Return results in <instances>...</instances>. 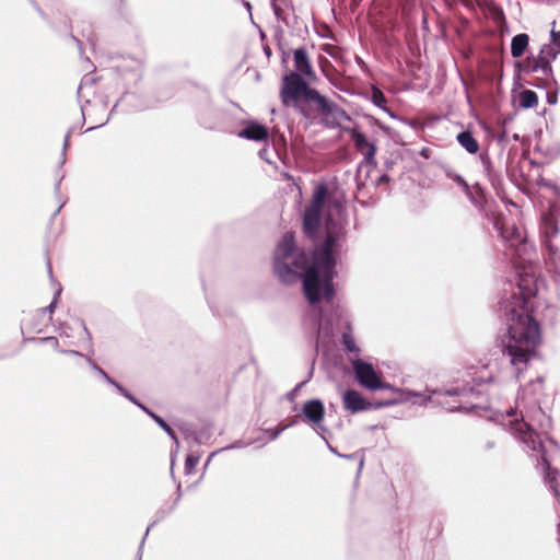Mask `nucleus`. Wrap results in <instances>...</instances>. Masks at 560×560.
<instances>
[{
  "mask_svg": "<svg viewBox=\"0 0 560 560\" xmlns=\"http://www.w3.org/2000/svg\"><path fill=\"white\" fill-rule=\"evenodd\" d=\"M345 200L337 191L328 190L326 184H318L313 192L310 205L303 214V231L315 241L318 237L324 208L327 209L324 243L314 249L312 264L307 265V256L298 250L294 234L287 232L277 245L273 269L279 279L291 283L300 275L303 280V292L310 304H317L322 298L330 301L335 294L332 279L336 275L335 252L345 236L343 225L334 219L343 210Z\"/></svg>",
  "mask_w": 560,
  "mask_h": 560,
  "instance_id": "nucleus-1",
  "label": "nucleus"
},
{
  "mask_svg": "<svg viewBox=\"0 0 560 560\" xmlns=\"http://www.w3.org/2000/svg\"><path fill=\"white\" fill-rule=\"evenodd\" d=\"M295 71L283 75L280 100L284 107L293 108L311 122L320 118L327 127H335L341 120H350L349 115L335 102L312 88L307 80L315 79L308 54L301 47L293 51Z\"/></svg>",
  "mask_w": 560,
  "mask_h": 560,
  "instance_id": "nucleus-2",
  "label": "nucleus"
},
{
  "mask_svg": "<svg viewBox=\"0 0 560 560\" xmlns=\"http://www.w3.org/2000/svg\"><path fill=\"white\" fill-rule=\"evenodd\" d=\"M520 292L514 294L506 312V332L501 337L503 355L510 358L511 365L523 372L537 353L541 342L540 324L535 318L536 288L523 278L518 283Z\"/></svg>",
  "mask_w": 560,
  "mask_h": 560,
  "instance_id": "nucleus-3",
  "label": "nucleus"
},
{
  "mask_svg": "<svg viewBox=\"0 0 560 560\" xmlns=\"http://www.w3.org/2000/svg\"><path fill=\"white\" fill-rule=\"evenodd\" d=\"M516 410H511L508 413V425L511 432L529 450L539 452L541 454V464L545 468V480L549 483L556 498H560V491L558 490V476L559 470L552 468L547 456L542 442L539 439L538 433L530 427V424L524 420L523 416L517 417Z\"/></svg>",
  "mask_w": 560,
  "mask_h": 560,
  "instance_id": "nucleus-4",
  "label": "nucleus"
},
{
  "mask_svg": "<svg viewBox=\"0 0 560 560\" xmlns=\"http://www.w3.org/2000/svg\"><path fill=\"white\" fill-rule=\"evenodd\" d=\"M494 228L500 231V235L509 248L515 252L513 255L523 258L527 253L526 234L524 230L520 229L514 222H509L503 218L495 219Z\"/></svg>",
  "mask_w": 560,
  "mask_h": 560,
  "instance_id": "nucleus-5",
  "label": "nucleus"
},
{
  "mask_svg": "<svg viewBox=\"0 0 560 560\" xmlns=\"http://www.w3.org/2000/svg\"><path fill=\"white\" fill-rule=\"evenodd\" d=\"M352 365L355 380L363 388L371 392L392 389V386L383 380L382 374L376 372L371 363L355 360Z\"/></svg>",
  "mask_w": 560,
  "mask_h": 560,
  "instance_id": "nucleus-6",
  "label": "nucleus"
},
{
  "mask_svg": "<svg viewBox=\"0 0 560 560\" xmlns=\"http://www.w3.org/2000/svg\"><path fill=\"white\" fill-rule=\"evenodd\" d=\"M351 141L353 142V147L363 156L362 163L376 167V151L377 147L375 141H370L366 136L361 132L358 128H348L346 129Z\"/></svg>",
  "mask_w": 560,
  "mask_h": 560,
  "instance_id": "nucleus-7",
  "label": "nucleus"
},
{
  "mask_svg": "<svg viewBox=\"0 0 560 560\" xmlns=\"http://www.w3.org/2000/svg\"><path fill=\"white\" fill-rule=\"evenodd\" d=\"M552 45H544L537 57H528L523 63V70L526 72L542 71L544 74L551 72V60L559 54Z\"/></svg>",
  "mask_w": 560,
  "mask_h": 560,
  "instance_id": "nucleus-8",
  "label": "nucleus"
},
{
  "mask_svg": "<svg viewBox=\"0 0 560 560\" xmlns=\"http://www.w3.org/2000/svg\"><path fill=\"white\" fill-rule=\"evenodd\" d=\"M342 404L345 410L351 413H358L371 409H378L388 405L387 402L369 401L355 389H348L345 392V394L342 395Z\"/></svg>",
  "mask_w": 560,
  "mask_h": 560,
  "instance_id": "nucleus-9",
  "label": "nucleus"
},
{
  "mask_svg": "<svg viewBox=\"0 0 560 560\" xmlns=\"http://www.w3.org/2000/svg\"><path fill=\"white\" fill-rule=\"evenodd\" d=\"M302 412L307 422L319 425L324 421L325 407L319 399H311L303 405Z\"/></svg>",
  "mask_w": 560,
  "mask_h": 560,
  "instance_id": "nucleus-10",
  "label": "nucleus"
},
{
  "mask_svg": "<svg viewBox=\"0 0 560 560\" xmlns=\"http://www.w3.org/2000/svg\"><path fill=\"white\" fill-rule=\"evenodd\" d=\"M238 136L253 141H267L269 138V130L264 125L256 121H249L246 127L238 132Z\"/></svg>",
  "mask_w": 560,
  "mask_h": 560,
  "instance_id": "nucleus-11",
  "label": "nucleus"
},
{
  "mask_svg": "<svg viewBox=\"0 0 560 560\" xmlns=\"http://www.w3.org/2000/svg\"><path fill=\"white\" fill-rule=\"evenodd\" d=\"M116 69L119 73L126 74L136 72L140 68V60L129 55H121L117 59Z\"/></svg>",
  "mask_w": 560,
  "mask_h": 560,
  "instance_id": "nucleus-12",
  "label": "nucleus"
},
{
  "mask_svg": "<svg viewBox=\"0 0 560 560\" xmlns=\"http://www.w3.org/2000/svg\"><path fill=\"white\" fill-rule=\"evenodd\" d=\"M529 37L527 34L522 33L517 34L512 38L511 43V54L514 58H520L524 55L526 48L528 47Z\"/></svg>",
  "mask_w": 560,
  "mask_h": 560,
  "instance_id": "nucleus-13",
  "label": "nucleus"
},
{
  "mask_svg": "<svg viewBox=\"0 0 560 560\" xmlns=\"http://www.w3.org/2000/svg\"><path fill=\"white\" fill-rule=\"evenodd\" d=\"M456 139L468 153L475 154L479 151V143L470 131L459 132Z\"/></svg>",
  "mask_w": 560,
  "mask_h": 560,
  "instance_id": "nucleus-14",
  "label": "nucleus"
},
{
  "mask_svg": "<svg viewBox=\"0 0 560 560\" xmlns=\"http://www.w3.org/2000/svg\"><path fill=\"white\" fill-rule=\"evenodd\" d=\"M518 105L522 108H534L538 105V96L532 90H523L518 94Z\"/></svg>",
  "mask_w": 560,
  "mask_h": 560,
  "instance_id": "nucleus-15",
  "label": "nucleus"
},
{
  "mask_svg": "<svg viewBox=\"0 0 560 560\" xmlns=\"http://www.w3.org/2000/svg\"><path fill=\"white\" fill-rule=\"evenodd\" d=\"M35 340L40 342V343H49L56 351H58L60 353L68 354V355H74V357H83V353H81V352H79L77 350L60 349L59 348V340L55 336L42 337V338H37Z\"/></svg>",
  "mask_w": 560,
  "mask_h": 560,
  "instance_id": "nucleus-16",
  "label": "nucleus"
},
{
  "mask_svg": "<svg viewBox=\"0 0 560 560\" xmlns=\"http://www.w3.org/2000/svg\"><path fill=\"white\" fill-rule=\"evenodd\" d=\"M90 368L95 372L96 376H98L105 383L114 386L117 382L112 378L101 366H98L89 355L83 354L82 357Z\"/></svg>",
  "mask_w": 560,
  "mask_h": 560,
  "instance_id": "nucleus-17",
  "label": "nucleus"
},
{
  "mask_svg": "<svg viewBox=\"0 0 560 560\" xmlns=\"http://www.w3.org/2000/svg\"><path fill=\"white\" fill-rule=\"evenodd\" d=\"M75 324H77L78 328L81 329L82 339L86 341L89 352L93 353L92 335H91L90 330L88 329L85 323L83 320H77Z\"/></svg>",
  "mask_w": 560,
  "mask_h": 560,
  "instance_id": "nucleus-18",
  "label": "nucleus"
},
{
  "mask_svg": "<svg viewBox=\"0 0 560 560\" xmlns=\"http://www.w3.org/2000/svg\"><path fill=\"white\" fill-rule=\"evenodd\" d=\"M59 337L67 343L72 345L71 338H72V327H70L68 324H61L58 328Z\"/></svg>",
  "mask_w": 560,
  "mask_h": 560,
  "instance_id": "nucleus-19",
  "label": "nucleus"
},
{
  "mask_svg": "<svg viewBox=\"0 0 560 560\" xmlns=\"http://www.w3.org/2000/svg\"><path fill=\"white\" fill-rule=\"evenodd\" d=\"M72 131H73L72 128L69 129L65 136L61 155H60V160L58 163L59 167H62L67 162V150L69 148L70 137H71Z\"/></svg>",
  "mask_w": 560,
  "mask_h": 560,
  "instance_id": "nucleus-20",
  "label": "nucleus"
},
{
  "mask_svg": "<svg viewBox=\"0 0 560 560\" xmlns=\"http://www.w3.org/2000/svg\"><path fill=\"white\" fill-rule=\"evenodd\" d=\"M372 101L378 107H383L386 104V102H387L385 95L378 89H374L373 90Z\"/></svg>",
  "mask_w": 560,
  "mask_h": 560,
  "instance_id": "nucleus-21",
  "label": "nucleus"
},
{
  "mask_svg": "<svg viewBox=\"0 0 560 560\" xmlns=\"http://www.w3.org/2000/svg\"><path fill=\"white\" fill-rule=\"evenodd\" d=\"M342 343H343L345 348L348 351H350V352L358 351L355 341H354L353 337L350 334H343V336H342Z\"/></svg>",
  "mask_w": 560,
  "mask_h": 560,
  "instance_id": "nucleus-22",
  "label": "nucleus"
},
{
  "mask_svg": "<svg viewBox=\"0 0 560 560\" xmlns=\"http://www.w3.org/2000/svg\"><path fill=\"white\" fill-rule=\"evenodd\" d=\"M323 50L332 58H337L340 56V48L331 44H325L323 46Z\"/></svg>",
  "mask_w": 560,
  "mask_h": 560,
  "instance_id": "nucleus-23",
  "label": "nucleus"
},
{
  "mask_svg": "<svg viewBox=\"0 0 560 560\" xmlns=\"http://www.w3.org/2000/svg\"><path fill=\"white\" fill-rule=\"evenodd\" d=\"M199 462V458L194 456V455H188L186 457V462H185V467H186V470L188 472H191L192 469L196 467V465L198 464Z\"/></svg>",
  "mask_w": 560,
  "mask_h": 560,
  "instance_id": "nucleus-24",
  "label": "nucleus"
},
{
  "mask_svg": "<svg viewBox=\"0 0 560 560\" xmlns=\"http://www.w3.org/2000/svg\"><path fill=\"white\" fill-rule=\"evenodd\" d=\"M491 14H492V19L495 22L504 21V13H503L502 9H500L498 7H493L492 10H491Z\"/></svg>",
  "mask_w": 560,
  "mask_h": 560,
  "instance_id": "nucleus-25",
  "label": "nucleus"
},
{
  "mask_svg": "<svg viewBox=\"0 0 560 560\" xmlns=\"http://www.w3.org/2000/svg\"><path fill=\"white\" fill-rule=\"evenodd\" d=\"M59 294H60V291H58L55 294L54 300L51 301V303L48 306L44 307L42 311L43 312H48L49 314H52L55 308H56V306H57V300H58Z\"/></svg>",
  "mask_w": 560,
  "mask_h": 560,
  "instance_id": "nucleus-26",
  "label": "nucleus"
},
{
  "mask_svg": "<svg viewBox=\"0 0 560 560\" xmlns=\"http://www.w3.org/2000/svg\"><path fill=\"white\" fill-rule=\"evenodd\" d=\"M65 178V174H61L58 178V180L56 182L55 184V187H54V191H55V195L60 199L61 198V195H60V186H61V182Z\"/></svg>",
  "mask_w": 560,
  "mask_h": 560,
  "instance_id": "nucleus-27",
  "label": "nucleus"
},
{
  "mask_svg": "<svg viewBox=\"0 0 560 560\" xmlns=\"http://www.w3.org/2000/svg\"><path fill=\"white\" fill-rule=\"evenodd\" d=\"M552 46L560 51V32H551Z\"/></svg>",
  "mask_w": 560,
  "mask_h": 560,
  "instance_id": "nucleus-28",
  "label": "nucleus"
},
{
  "mask_svg": "<svg viewBox=\"0 0 560 560\" xmlns=\"http://www.w3.org/2000/svg\"><path fill=\"white\" fill-rule=\"evenodd\" d=\"M114 387L127 399L132 395L125 387H122L118 382L114 385Z\"/></svg>",
  "mask_w": 560,
  "mask_h": 560,
  "instance_id": "nucleus-29",
  "label": "nucleus"
},
{
  "mask_svg": "<svg viewBox=\"0 0 560 560\" xmlns=\"http://www.w3.org/2000/svg\"><path fill=\"white\" fill-rule=\"evenodd\" d=\"M156 421L164 428L170 434H172V429L160 418H156Z\"/></svg>",
  "mask_w": 560,
  "mask_h": 560,
  "instance_id": "nucleus-30",
  "label": "nucleus"
},
{
  "mask_svg": "<svg viewBox=\"0 0 560 560\" xmlns=\"http://www.w3.org/2000/svg\"><path fill=\"white\" fill-rule=\"evenodd\" d=\"M129 400H130L132 404H135L136 406L140 407V399H139V398H137L136 396L131 395V396L129 397Z\"/></svg>",
  "mask_w": 560,
  "mask_h": 560,
  "instance_id": "nucleus-31",
  "label": "nucleus"
},
{
  "mask_svg": "<svg viewBox=\"0 0 560 560\" xmlns=\"http://www.w3.org/2000/svg\"><path fill=\"white\" fill-rule=\"evenodd\" d=\"M71 39L78 45V48L82 50V43L73 35H71Z\"/></svg>",
  "mask_w": 560,
  "mask_h": 560,
  "instance_id": "nucleus-32",
  "label": "nucleus"
},
{
  "mask_svg": "<svg viewBox=\"0 0 560 560\" xmlns=\"http://www.w3.org/2000/svg\"><path fill=\"white\" fill-rule=\"evenodd\" d=\"M456 180H457L460 185H463L465 188H468L467 183H466V182L464 180V178H462L460 176H457V177H456Z\"/></svg>",
  "mask_w": 560,
  "mask_h": 560,
  "instance_id": "nucleus-33",
  "label": "nucleus"
},
{
  "mask_svg": "<svg viewBox=\"0 0 560 560\" xmlns=\"http://www.w3.org/2000/svg\"><path fill=\"white\" fill-rule=\"evenodd\" d=\"M327 65H330V62H329L326 58H322V59H320V66H322V68L324 69L325 67H327Z\"/></svg>",
  "mask_w": 560,
  "mask_h": 560,
  "instance_id": "nucleus-34",
  "label": "nucleus"
},
{
  "mask_svg": "<svg viewBox=\"0 0 560 560\" xmlns=\"http://www.w3.org/2000/svg\"><path fill=\"white\" fill-rule=\"evenodd\" d=\"M65 203H66V201L63 200V201L60 203V206L56 209V211L54 212V214H52L54 217H56V215L60 212V210H61V208L65 206Z\"/></svg>",
  "mask_w": 560,
  "mask_h": 560,
  "instance_id": "nucleus-35",
  "label": "nucleus"
},
{
  "mask_svg": "<svg viewBox=\"0 0 560 560\" xmlns=\"http://www.w3.org/2000/svg\"><path fill=\"white\" fill-rule=\"evenodd\" d=\"M108 119H106L104 122L100 124L98 127L105 125L107 122ZM95 128H97V126H92L90 128L86 129V131H91V130H94Z\"/></svg>",
  "mask_w": 560,
  "mask_h": 560,
  "instance_id": "nucleus-36",
  "label": "nucleus"
},
{
  "mask_svg": "<svg viewBox=\"0 0 560 560\" xmlns=\"http://www.w3.org/2000/svg\"><path fill=\"white\" fill-rule=\"evenodd\" d=\"M389 180V177L387 175H382L378 179V183L387 182Z\"/></svg>",
  "mask_w": 560,
  "mask_h": 560,
  "instance_id": "nucleus-37",
  "label": "nucleus"
},
{
  "mask_svg": "<svg viewBox=\"0 0 560 560\" xmlns=\"http://www.w3.org/2000/svg\"><path fill=\"white\" fill-rule=\"evenodd\" d=\"M86 107L85 106H81V112H82V116L83 118L85 117V113H86Z\"/></svg>",
  "mask_w": 560,
  "mask_h": 560,
  "instance_id": "nucleus-38",
  "label": "nucleus"
},
{
  "mask_svg": "<svg viewBox=\"0 0 560 560\" xmlns=\"http://www.w3.org/2000/svg\"><path fill=\"white\" fill-rule=\"evenodd\" d=\"M457 409H459V406H452L451 407V410H457Z\"/></svg>",
  "mask_w": 560,
  "mask_h": 560,
  "instance_id": "nucleus-39",
  "label": "nucleus"
},
{
  "mask_svg": "<svg viewBox=\"0 0 560 560\" xmlns=\"http://www.w3.org/2000/svg\"><path fill=\"white\" fill-rule=\"evenodd\" d=\"M141 409L149 412V410L143 405L141 406Z\"/></svg>",
  "mask_w": 560,
  "mask_h": 560,
  "instance_id": "nucleus-40",
  "label": "nucleus"
},
{
  "mask_svg": "<svg viewBox=\"0 0 560 560\" xmlns=\"http://www.w3.org/2000/svg\"><path fill=\"white\" fill-rule=\"evenodd\" d=\"M139 552H140V550L138 551V555H137V557H136V560H140Z\"/></svg>",
  "mask_w": 560,
  "mask_h": 560,
  "instance_id": "nucleus-41",
  "label": "nucleus"
},
{
  "mask_svg": "<svg viewBox=\"0 0 560 560\" xmlns=\"http://www.w3.org/2000/svg\"><path fill=\"white\" fill-rule=\"evenodd\" d=\"M36 7V10L42 14V11H40V8H38L37 5Z\"/></svg>",
  "mask_w": 560,
  "mask_h": 560,
  "instance_id": "nucleus-42",
  "label": "nucleus"
},
{
  "mask_svg": "<svg viewBox=\"0 0 560 560\" xmlns=\"http://www.w3.org/2000/svg\"><path fill=\"white\" fill-rule=\"evenodd\" d=\"M150 530H151V526L148 527L147 535L150 533Z\"/></svg>",
  "mask_w": 560,
  "mask_h": 560,
  "instance_id": "nucleus-43",
  "label": "nucleus"
}]
</instances>
